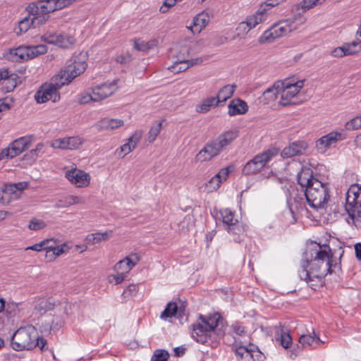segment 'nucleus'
Returning a JSON list of instances; mask_svg holds the SVG:
<instances>
[{"instance_id": "b1692460", "label": "nucleus", "mask_w": 361, "mask_h": 361, "mask_svg": "<svg viewBox=\"0 0 361 361\" xmlns=\"http://www.w3.org/2000/svg\"><path fill=\"white\" fill-rule=\"evenodd\" d=\"M313 336L311 334H302L300 336L299 343L303 348H317L321 344L324 343L325 341L321 340L319 337L316 335L314 331L312 332Z\"/></svg>"}, {"instance_id": "9d476101", "label": "nucleus", "mask_w": 361, "mask_h": 361, "mask_svg": "<svg viewBox=\"0 0 361 361\" xmlns=\"http://www.w3.org/2000/svg\"><path fill=\"white\" fill-rule=\"evenodd\" d=\"M281 83L279 87V94L281 95L280 104L286 106L295 104L293 99L299 93L304 86V80L295 81L293 79L288 78L283 80H279Z\"/></svg>"}, {"instance_id": "e2e57ef3", "label": "nucleus", "mask_w": 361, "mask_h": 361, "mask_svg": "<svg viewBox=\"0 0 361 361\" xmlns=\"http://www.w3.org/2000/svg\"><path fill=\"white\" fill-rule=\"evenodd\" d=\"M134 48L140 51H147V42L143 40H140V39H135L134 41Z\"/></svg>"}, {"instance_id": "0e129e2a", "label": "nucleus", "mask_w": 361, "mask_h": 361, "mask_svg": "<svg viewBox=\"0 0 361 361\" xmlns=\"http://www.w3.org/2000/svg\"><path fill=\"white\" fill-rule=\"evenodd\" d=\"M43 241L49 242L46 243V245H44L45 250L47 251L46 257H48V255L51 253V252L54 249L55 246L57 245V243L54 238L45 239Z\"/></svg>"}, {"instance_id": "423d86ee", "label": "nucleus", "mask_w": 361, "mask_h": 361, "mask_svg": "<svg viewBox=\"0 0 361 361\" xmlns=\"http://www.w3.org/2000/svg\"><path fill=\"white\" fill-rule=\"evenodd\" d=\"M345 210L354 225L361 228V186L353 184L348 188L345 197Z\"/></svg>"}, {"instance_id": "4468645a", "label": "nucleus", "mask_w": 361, "mask_h": 361, "mask_svg": "<svg viewBox=\"0 0 361 361\" xmlns=\"http://www.w3.org/2000/svg\"><path fill=\"white\" fill-rule=\"evenodd\" d=\"M20 82L18 75L7 68L0 69V86L5 92H12Z\"/></svg>"}, {"instance_id": "de8ad7c7", "label": "nucleus", "mask_w": 361, "mask_h": 361, "mask_svg": "<svg viewBox=\"0 0 361 361\" xmlns=\"http://www.w3.org/2000/svg\"><path fill=\"white\" fill-rule=\"evenodd\" d=\"M252 29L246 20L243 21L238 24L236 28L237 36L240 38L244 37Z\"/></svg>"}, {"instance_id": "f257e3e1", "label": "nucleus", "mask_w": 361, "mask_h": 361, "mask_svg": "<svg viewBox=\"0 0 361 361\" xmlns=\"http://www.w3.org/2000/svg\"><path fill=\"white\" fill-rule=\"evenodd\" d=\"M340 269L337 263H333V253L329 245L311 242L304 252V259L298 274L312 289L322 286L324 278Z\"/></svg>"}, {"instance_id": "58836bf2", "label": "nucleus", "mask_w": 361, "mask_h": 361, "mask_svg": "<svg viewBox=\"0 0 361 361\" xmlns=\"http://www.w3.org/2000/svg\"><path fill=\"white\" fill-rule=\"evenodd\" d=\"M221 180H219L214 176L202 186L203 190L207 193H211L216 191L221 185Z\"/></svg>"}, {"instance_id": "f704fd0d", "label": "nucleus", "mask_w": 361, "mask_h": 361, "mask_svg": "<svg viewBox=\"0 0 361 361\" xmlns=\"http://www.w3.org/2000/svg\"><path fill=\"white\" fill-rule=\"evenodd\" d=\"M236 88V85L234 84L232 85H226L224 86L218 92L217 100H219V104L221 102H225L227 99H230Z\"/></svg>"}, {"instance_id": "39448f33", "label": "nucleus", "mask_w": 361, "mask_h": 361, "mask_svg": "<svg viewBox=\"0 0 361 361\" xmlns=\"http://www.w3.org/2000/svg\"><path fill=\"white\" fill-rule=\"evenodd\" d=\"M303 192L308 204L317 210L324 208L330 198L328 184L320 180L313 181Z\"/></svg>"}, {"instance_id": "dca6fc26", "label": "nucleus", "mask_w": 361, "mask_h": 361, "mask_svg": "<svg viewBox=\"0 0 361 361\" xmlns=\"http://www.w3.org/2000/svg\"><path fill=\"white\" fill-rule=\"evenodd\" d=\"M65 177L71 182V184L78 188L87 187L90 184L91 179L89 173L77 168H73L66 171L65 173Z\"/></svg>"}, {"instance_id": "4be33fe9", "label": "nucleus", "mask_w": 361, "mask_h": 361, "mask_svg": "<svg viewBox=\"0 0 361 361\" xmlns=\"http://www.w3.org/2000/svg\"><path fill=\"white\" fill-rule=\"evenodd\" d=\"M123 121L117 118H104L94 124V127L99 131L112 130L123 126Z\"/></svg>"}, {"instance_id": "1a4fd4ad", "label": "nucleus", "mask_w": 361, "mask_h": 361, "mask_svg": "<svg viewBox=\"0 0 361 361\" xmlns=\"http://www.w3.org/2000/svg\"><path fill=\"white\" fill-rule=\"evenodd\" d=\"M279 152L278 148L271 147L255 155L245 164L243 168V173L249 176L260 172L267 163L278 155Z\"/></svg>"}, {"instance_id": "f3484780", "label": "nucleus", "mask_w": 361, "mask_h": 361, "mask_svg": "<svg viewBox=\"0 0 361 361\" xmlns=\"http://www.w3.org/2000/svg\"><path fill=\"white\" fill-rule=\"evenodd\" d=\"M278 5L276 3H264L260 5L258 10L252 15L246 18L245 20L248 23L250 27L255 28L257 25L266 20L268 16V10L269 7H274Z\"/></svg>"}, {"instance_id": "4c0bfd02", "label": "nucleus", "mask_w": 361, "mask_h": 361, "mask_svg": "<svg viewBox=\"0 0 361 361\" xmlns=\"http://www.w3.org/2000/svg\"><path fill=\"white\" fill-rule=\"evenodd\" d=\"M84 200L75 195H67L59 200V204L61 207H67L76 204L84 203Z\"/></svg>"}, {"instance_id": "a18cd8bd", "label": "nucleus", "mask_w": 361, "mask_h": 361, "mask_svg": "<svg viewBox=\"0 0 361 361\" xmlns=\"http://www.w3.org/2000/svg\"><path fill=\"white\" fill-rule=\"evenodd\" d=\"M235 169L234 166L229 165L226 167H224L221 169L216 175L215 176L216 178H218L219 180H221V183H222L224 181L226 180L229 173L233 171Z\"/></svg>"}, {"instance_id": "c85d7f7f", "label": "nucleus", "mask_w": 361, "mask_h": 361, "mask_svg": "<svg viewBox=\"0 0 361 361\" xmlns=\"http://www.w3.org/2000/svg\"><path fill=\"white\" fill-rule=\"evenodd\" d=\"M341 139L342 135L341 133L332 132L318 140L317 142V147L319 149H324Z\"/></svg>"}, {"instance_id": "13d9d810", "label": "nucleus", "mask_w": 361, "mask_h": 361, "mask_svg": "<svg viewBox=\"0 0 361 361\" xmlns=\"http://www.w3.org/2000/svg\"><path fill=\"white\" fill-rule=\"evenodd\" d=\"M67 145V137L55 140L51 143V147L56 149H68Z\"/></svg>"}, {"instance_id": "72a5a7b5", "label": "nucleus", "mask_w": 361, "mask_h": 361, "mask_svg": "<svg viewBox=\"0 0 361 361\" xmlns=\"http://www.w3.org/2000/svg\"><path fill=\"white\" fill-rule=\"evenodd\" d=\"M219 104V100H217L216 97H208L196 106V111L198 113H206L209 111L212 107L217 106Z\"/></svg>"}, {"instance_id": "c9c22d12", "label": "nucleus", "mask_w": 361, "mask_h": 361, "mask_svg": "<svg viewBox=\"0 0 361 361\" xmlns=\"http://www.w3.org/2000/svg\"><path fill=\"white\" fill-rule=\"evenodd\" d=\"M73 0H51L48 1L46 6H43L42 8H45L46 11H54L56 10L61 9L66 6L70 5Z\"/></svg>"}, {"instance_id": "f8f14e48", "label": "nucleus", "mask_w": 361, "mask_h": 361, "mask_svg": "<svg viewBox=\"0 0 361 361\" xmlns=\"http://www.w3.org/2000/svg\"><path fill=\"white\" fill-rule=\"evenodd\" d=\"M41 40L63 49H69L75 43V39L72 35L64 32L50 31H47L43 34L41 36Z\"/></svg>"}, {"instance_id": "c03bdc74", "label": "nucleus", "mask_w": 361, "mask_h": 361, "mask_svg": "<svg viewBox=\"0 0 361 361\" xmlns=\"http://www.w3.org/2000/svg\"><path fill=\"white\" fill-rule=\"evenodd\" d=\"M347 54L352 55L361 50V41H354L351 43H347L343 44Z\"/></svg>"}, {"instance_id": "2f4dec72", "label": "nucleus", "mask_w": 361, "mask_h": 361, "mask_svg": "<svg viewBox=\"0 0 361 361\" xmlns=\"http://www.w3.org/2000/svg\"><path fill=\"white\" fill-rule=\"evenodd\" d=\"M26 61L32 59L47 51V47L44 44L37 46H25Z\"/></svg>"}, {"instance_id": "473e14b6", "label": "nucleus", "mask_w": 361, "mask_h": 361, "mask_svg": "<svg viewBox=\"0 0 361 361\" xmlns=\"http://www.w3.org/2000/svg\"><path fill=\"white\" fill-rule=\"evenodd\" d=\"M27 187L26 182H19L17 183L7 184L4 186V192L6 195H15L17 197Z\"/></svg>"}, {"instance_id": "6e6d98bb", "label": "nucleus", "mask_w": 361, "mask_h": 361, "mask_svg": "<svg viewBox=\"0 0 361 361\" xmlns=\"http://www.w3.org/2000/svg\"><path fill=\"white\" fill-rule=\"evenodd\" d=\"M361 128V116H357L346 123L348 130H356Z\"/></svg>"}, {"instance_id": "7c9ffc66", "label": "nucleus", "mask_w": 361, "mask_h": 361, "mask_svg": "<svg viewBox=\"0 0 361 361\" xmlns=\"http://www.w3.org/2000/svg\"><path fill=\"white\" fill-rule=\"evenodd\" d=\"M51 11H42V9H37V11L28 12L30 15L32 27H36L44 24L49 19V13Z\"/></svg>"}, {"instance_id": "6ab92c4d", "label": "nucleus", "mask_w": 361, "mask_h": 361, "mask_svg": "<svg viewBox=\"0 0 361 361\" xmlns=\"http://www.w3.org/2000/svg\"><path fill=\"white\" fill-rule=\"evenodd\" d=\"M308 147L305 141H297L286 147L281 152L283 158H290L295 156L303 154Z\"/></svg>"}, {"instance_id": "37998d69", "label": "nucleus", "mask_w": 361, "mask_h": 361, "mask_svg": "<svg viewBox=\"0 0 361 361\" xmlns=\"http://www.w3.org/2000/svg\"><path fill=\"white\" fill-rule=\"evenodd\" d=\"M169 358V353L162 349L156 350L152 357L150 361H167Z\"/></svg>"}, {"instance_id": "c756f323", "label": "nucleus", "mask_w": 361, "mask_h": 361, "mask_svg": "<svg viewBox=\"0 0 361 361\" xmlns=\"http://www.w3.org/2000/svg\"><path fill=\"white\" fill-rule=\"evenodd\" d=\"M112 235V231H108L104 233L97 232L90 233L85 237V241L87 245H95L102 241L108 240Z\"/></svg>"}, {"instance_id": "79ce46f5", "label": "nucleus", "mask_w": 361, "mask_h": 361, "mask_svg": "<svg viewBox=\"0 0 361 361\" xmlns=\"http://www.w3.org/2000/svg\"><path fill=\"white\" fill-rule=\"evenodd\" d=\"M128 259H123L117 262L114 266V270L117 273L126 274L132 269V264H128Z\"/></svg>"}, {"instance_id": "a19ab883", "label": "nucleus", "mask_w": 361, "mask_h": 361, "mask_svg": "<svg viewBox=\"0 0 361 361\" xmlns=\"http://www.w3.org/2000/svg\"><path fill=\"white\" fill-rule=\"evenodd\" d=\"M178 310V307L176 302H169L164 310L161 312V318L166 319L173 317Z\"/></svg>"}, {"instance_id": "49530a36", "label": "nucleus", "mask_w": 361, "mask_h": 361, "mask_svg": "<svg viewBox=\"0 0 361 361\" xmlns=\"http://www.w3.org/2000/svg\"><path fill=\"white\" fill-rule=\"evenodd\" d=\"M68 141V145L67 148L68 149L73 150L78 149L82 143L83 140L82 138L76 136V137H67Z\"/></svg>"}, {"instance_id": "09e8293b", "label": "nucleus", "mask_w": 361, "mask_h": 361, "mask_svg": "<svg viewBox=\"0 0 361 361\" xmlns=\"http://www.w3.org/2000/svg\"><path fill=\"white\" fill-rule=\"evenodd\" d=\"M46 226L47 224L43 220L37 218H32L30 220V224L28 225V228L32 231L42 230Z\"/></svg>"}, {"instance_id": "2eb2a0df", "label": "nucleus", "mask_w": 361, "mask_h": 361, "mask_svg": "<svg viewBox=\"0 0 361 361\" xmlns=\"http://www.w3.org/2000/svg\"><path fill=\"white\" fill-rule=\"evenodd\" d=\"M118 80L107 81L92 88L94 101L99 102L111 96L118 89Z\"/></svg>"}, {"instance_id": "052dcab7", "label": "nucleus", "mask_w": 361, "mask_h": 361, "mask_svg": "<svg viewBox=\"0 0 361 361\" xmlns=\"http://www.w3.org/2000/svg\"><path fill=\"white\" fill-rule=\"evenodd\" d=\"M181 1L180 0H164L163 5L160 8V11L162 13H166L169 9L173 6L177 2Z\"/></svg>"}, {"instance_id": "ddd939ff", "label": "nucleus", "mask_w": 361, "mask_h": 361, "mask_svg": "<svg viewBox=\"0 0 361 361\" xmlns=\"http://www.w3.org/2000/svg\"><path fill=\"white\" fill-rule=\"evenodd\" d=\"M30 145L29 137H21L12 142L9 146L0 153V160L12 159L28 149Z\"/></svg>"}, {"instance_id": "69168bd1", "label": "nucleus", "mask_w": 361, "mask_h": 361, "mask_svg": "<svg viewBox=\"0 0 361 361\" xmlns=\"http://www.w3.org/2000/svg\"><path fill=\"white\" fill-rule=\"evenodd\" d=\"M133 60L131 54L127 53L126 54L119 55L116 57V61L117 63L126 64L130 63Z\"/></svg>"}, {"instance_id": "774afa93", "label": "nucleus", "mask_w": 361, "mask_h": 361, "mask_svg": "<svg viewBox=\"0 0 361 361\" xmlns=\"http://www.w3.org/2000/svg\"><path fill=\"white\" fill-rule=\"evenodd\" d=\"M49 243L48 241H42L39 243H36L32 246H30V247H27L26 248V250H35V251H37V252H40L42 250H45V247L44 245H46V243Z\"/></svg>"}, {"instance_id": "20e7f679", "label": "nucleus", "mask_w": 361, "mask_h": 361, "mask_svg": "<svg viewBox=\"0 0 361 361\" xmlns=\"http://www.w3.org/2000/svg\"><path fill=\"white\" fill-rule=\"evenodd\" d=\"M297 20L300 21V24H303L305 21V18L298 16L293 18L279 20L275 23L270 28L264 32L260 42H271L298 30L299 27L295 24Z\"/></svg>"}, {"instance_id": "3c124183", "label": "nucleus", "mask_w": 361, "mask_h": 361, "mask_svg": "<svg viewBox=\"0 0 361 361\" xmlns=\"http://www.w3.org/2000/svg\"><path fill=\"white\" fill-rule=\"evenodd\" d=\"M326 0H303L301 3L302 9L309 10L314 6L322 5Z\"/></svg>"}, {"instance_id": "0eeeda50", "label": "nucleus", "mask_w": 361, "mask_h": 361, "mask_svg": "<svg viewBox=\"0 0 361 361\" xmlns=\"http://www.w3.org/2000/svg\"><path fill=\"white\" fill-rule=\"evenodd\" d=\"M37 333L32 326L19 328L11 338V347L13 350L20 351L31 350L36 346Z\"/></svg>"}, {"instance_id": "7ed1b4c3", "label": "nucleus", "mask_w": 361, "mask_h": 361, "mask_svg": "<svg viewBox=\"0 0 361 361\" xmlns=\"http://www.w3.org/2000/svg\"><path fill=\"white\" fill-rule=\"evenodd\" d=\"M220 319L219 313L205 317L200 315L199 321L192 325V337L198 343H208L212 334L218 326Z\"/></svg>"}, {"instance_id": "393cba45", "label": "nucleus", "mask_w": 361, "mask_h": 361, "mask_svg": "<svg viewBox=\"0 0 361 361\" xmlns=\"http://www.w3.org/2000/svg\"><path fill=\"white\" fill-rule=\"evenodd\" d=\"M314 180H319L313 177V172L310 168H302L298 174V183L305 190L310 186Z\"/></svg>"}, {"instance_id": "bf43d9fd", "label": "nucleus", "mask_w": 361, "mask_h": 361, "mask_svg": "<svg viewBox=\"0 0 361 361\" xmlns=\"http://www.w3.org/2000/svg\"><path fill=\"white\" fill-rule=\"evenodd\" d=\"M138 291V286L135 284L129 285L123 291V295L126 297L134 296Z\"/></svg>"}, {"instance_id": "6e6552de", "label": "nucleus", "mask_w": 361, "mask_h": 361, "mask_svg": "<svg viewBox=\"0 0 361 361\" xmlns=\"http://www.w3.org/2000/svg\"><path fill=\"white\" fill-rule=\"evenodd\" d=\"M87 54L85 53H80L76 56H73L68 64L64 70L61 71L56 75L58 79L62 80L65 85L69 84L73 79L82 73L87 64L86 63Z\"/></svg>"}, {"instance_id": "680f3d73", "label": "nucleus", "mask_w": 361, "mask_h": 361, "mask_svg": "<svg viewBox=\"0 0 361 361\" xmlns=\"http://www.w3.org/2000/svg\"><path fill=\"white\" fill-rule=\"evenodd\" d=\"M64 247H66V245H63L62 246H58L56 245L47 257H49L50 259H55L56 257L64 252Z\"/></svg>"}, {"instance_id": "5701e85b", "label": "nucleus", "mask_w": 361, "mask_h": 361, "mask_svg": "<svg viewBox=\"0 0 361 361\" xmlns=\"http://www.w3.org/2000/svg\"><path fill=\"white\" fill-rule=\"evenodd\" d=\"M254 348L253 345L247 348L244 345L238 346L237 344L233 346L237 359L240 361H255L254 353L257 352Z\"/></svg>"}, {"instance_id": "a211bd4d", "label": "nucleus", "mask_w": 361, "mask_h": 361, "mask_svg": "<svg viewBox=\"0 0 361 361\" xmlns=\"http://www.w3.org/2000/svg\"><path fill=\"white\" fill-rule=\"evenodd\" d=\"M220 214L223 223L227 226L226 229L230 233L237 234L242 231V226L234 219V214L230 209H221Z\"/></svg>"}, {"instance_id": "338daca9", "label": "nucleus", "mask_w": 361, "mask_h": 361, "mask_svg": "<svg viewBox=\"0 0 361 361\" xmlns=\"http://www.w3.org/2000/svg\"><path fill=\"white\" fill-rule=\"evenodd\" d=\"M331 54L334 57H343L344 56L348 55L347 54V52L345 51V49L343 45L342 47H338L334 49L332 51Z\"/></svg>"}, {"instance_id": "aec40b11", "label": "nucleus", "mask_w": 361, "mask_h": 361, "mask_svg": "<svg viewBox=\"0 0 361 361\" xmlns=\"http://www.w3.org/2000/svg\"><path fill=\"white\" fill-rule=\"evenodd\" d=\"M25 46H20L17 48L8 49L4 51L3 57L11 61H26Z\"/></svg>"}, {"instance_id": "cd10ccee", "label": "nucleus", "mask_w": 361, "mask_h": 361, "mask_svg": "<svg viewBox=\"0 0 361 361\" xmlns=\"http://www.w3.org/2000/svg\"><path fill=\"white\" fill-rule=\"evenodd\" d=\"M142 137L141 131H135L132 136L128 138V142L120 147L121 152L123 153V157L132 152L137 146Z\"/></svg>"}, {"instance_id": "412c9836", "label": "nucleus", "mask_w": 361, "mask_h": 361, "mask_svg": "<svg viewBox=\"0 0 361 361\" xmlns=\"http://www.w3.org/2000/svg\"><path fill=\"white\" fill-rule=\"evenodd\" d=\"M190 49L184 44H175L171 49V56L173 63H180V61H187L189 58Z\"/></svg>"}, {"instance_id": "ea45409f", "label": "nucleus", "mask_w": 361, "mask_h": 361, "mask_svg": "<svg viewBox=\"0 0 361 361\" xmlns=\"http://www.w3.org/2000/svg\"><path fill=\"white\" fill-rule=\"evenodd\" d=\"M32 26V21L30 15L25 17L18 23V30H16L17 35L26 32Z\"/></svg>"}, {"instance_id": "4d7b16f0", "label": "nucleus", "mask_w": 361, "mask_h": 361, "mask_svg": "<svg viewBox=\"0 0 361 361\" xmlns=\"http://www.w3.org/2000/svg\"><path fill=\"white\" fill-rule=\"evenodd\" d=\"M232 332L238 336H244L246 335V331L243 326L240 324L239 323H235L232 324L231 327Z\"/></svg>"}, {"instance_id": "8fccbe9b", "label": "nucleus", "mask_w": 361, "mask_h": 361, "mask_svg": "<svg viewBox=\"0 0 361 361\" xmlns=\"http://www.w3.org/2000/svg\"><path fill=\"white\" fill-rule=\"evenodd\" d=\"M78 102L81 104H86L90 102H95L94 94L92 93V90L91 92H84L79 95Z\"/></svg>"}, {"instance_id": "5fc2aeb1", "label": "nucleus", "mask_w": 361, "mask_h": 361, "mask_svg": "<svg viewBox=\"0 0 361 361\" xmlns=\"http://www.w3.org/2000/svg\"><path fill=\"white\" fill-rule=\"evenodd\" d=\"M190 67L188 61H180V63H173V65L171 66V69L173 71L176 72H182L186 71L188 68Z\"/></svg>"}, {"instance_id": "a878e982", "label": "nucleus", "mask_w": 361, "mask_h": 361, "mask_svg": "<svg viewBox=\"0 0 361 361\" xmlns=\"http://www.w3.org/2000/svg\"><path fill=\"white\" fill-rule=\"evenodd\" d=\"M228 114L230 116L241 115L245 114L248 110L247 103L240 99H233L228 104Z\"/></svg>"}, {"instance_id": "e433bc0d", "label": "nucleus", "mask_w": 361, "mask_h": 361, "mask_svg": "<svg viewBox=\"0 0 361 361\" xmlns=\"http://www.w3.org/2000/svg\"><path fill=\"white\" fill-rule=\"evenodd\" d=\"M281 83L279 81L276 82L271 87L268 88L264 92V99L269 103L275 100L277 96L279 94V87Z\"/></svg>"}, {"instance_id": "bb28decb", "label": "nucleus", "mask_w": 361, "mask_h": 361, "mask_svg": "<svg viewBox=\"0 0 361 361\" xmlns=\"http://www.w3.org/2000/svg\"><path fill=\"white\" fill-rule=\"evenodd\" d=\"M209 22V16L208 13L202 12L193 18L192 25L190 28L193 33H199L207 25Z\"/></svg>"}, {"instance_id": "f03ea898", "label": "nucleus", "mask_w": 361, "mask_h": 361, "mask_svg": "<svg viewBox=\"0 0 361 361\" xmlns=\"http://www.w3.org/2000/svg\"><path fill=\"white\" fill-rule=\"evenodd\" d=\"M238 137V131L228 130L219 135L216 138L209 141L198 152L196 159L198 161H209L217 157L230 145Z\"/></svg>"}, {"instance_id": "603ef678", "label": "nucleus", "mask_w": 361, "mask_h": 361, "mask_svg": "<svg viewBox=\"0 0 361 361\" xmlns=\"http://www.w3.org/2000/svg\"><path fill=\"white\" fill-rule=\"evenodd\" d=\"M161 129V123H159L154 126H152L148 133V140L152 142L155 140L157 136L159 134Z\"/></svg>"}, {"instance_id": "9b49d317", "label": "nucleus", "mask_w": 361, "mask_h": 361, "mask_svg": "<svg viewBox=\"0 0 361 361\" xmlns=\"http://www.w3.org/2000/svg\"><path fill=\"white\" fill-rule=\"evenodd\" d=\"M65 85L64 82L61 80L58 79V76L56 75L51 79L49 84H44L41 88L36 92L35 99L39 104L44 103L49 100H51L54 102L59 101L60 95L58 90Z\"/></svg>"}, {"instance_id": "864d4df0", "label": "nucleus", "mask_w": 361, "mask_h": 361, "mask_svg": "<svg viewBox=\"0 0 361 361\" xmlns=\"http://www.w3.org/2000/svg\"><path fill=\"white\" fill-rule=\"evenodd\" d=\"M279 340L281 345L284 348H288L289 346L292 344V338L288 333L282 332L281 334Z\"/></svg>"}]
</instances>
